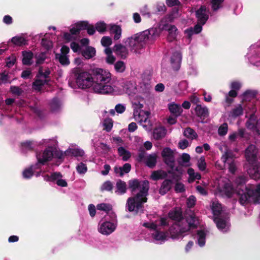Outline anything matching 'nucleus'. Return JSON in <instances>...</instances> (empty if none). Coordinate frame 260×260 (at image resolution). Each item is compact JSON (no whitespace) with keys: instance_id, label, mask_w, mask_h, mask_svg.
Here are the masks:
<instances>
[{"instance_id":"1","label":"nucleus","mask_w":260,"mask_h":260,"mask_svg":"<svg viewBox=\"0 0 260 260\" xmlns=\"http://www.w3.org/2000/svg\"><path fill=\"white\" fill-rule=\"evenodd\" d=\"M71 72L76 77V84L79 88L90 89L93 92L101 94H109L113 90L109 84L111 74L107 70L94 68L92 75L87 71L76 67Z\"/></svg>"},{"instance_id":"2","label":"nucleus","mask_w":260,"mask_h":260,"mask_svg":"<svg viewBox=\"0 0 260 260\" xmlns=\"http://www.w3.org/2000/svg\"><path fill=\"white\" fill-rule=\"evenodd\" d=\"M228 181L225 182L223 179L218 180V185L217 187L218 191L222 196L230 197L236 192L240 196V202L244 205L246 202L258 203L260 200V185L256 186H252L251 188L246 189V192H244L243 188V184L245 183V178L243 177H239L235 181V184L237 185V188L235 190L231 187Z\"/></svg>"},{"instance_id":"3","label":"nucleus","mask_w":260,"mask_h":260,"mask_svg":"<svg viewBox=\"0 0 260 260\" xmlns=\"http://www.w3.org/2000/svg\"><path fill=\"white\" fill-rule=\"evenodd\" d=\"M129 188L133 192L139 191L134 197L127 199L126 208L129 211L138 213L142 212L143 204L147 202L146 196L149 188V183L147 181L139 182L138 180H130L128 182Z\"/></svg>"},{"instance_id":"4","label":"nucleus","mask_w":260,"mask_h":260,"mask_svg":"<svg viewBox=\"0 0 260 260\" xmlns=\"http://www.w3.org/2000/svg\"><path fill=\"white\" fill-rule=\"evenodd\" d=\"M198 222L192 213L190 214L186 220L175 222L169 229V236L173 240H178L182 238L185 233L191 228H194Z\"/></svg>"},{"instance_id":"5","label":"nucleus","mask_w":260,"mask_h":260,"mask_svg":"<svg viewBox=\"0 0 260 260\" xmlns=\"http://www.w3.org/2000/svg\"><path fill=\"white\" fill-rule=\"evenodd\" d=\"M152 32H154L152 29L145 30L124 39L123 42L131 51L139 53L148 41L152 38Z\"/></svg>"},{"instance_id":"6","label":"nucleus","mask_w":260,"mask_h":260,"mask_svg":"<svg viewBox=\"0 0 260 260\" xmlns=\"http://www.w3.org/2000/svg\"><path fill=\"white\" fill-rule=\"evenodd\" d=\"M144 99L139 95H137L133 101L134 109V117L135 119L140 122L146 131H150L152 129V124L149 120L150 112L144 111Z\"/></svg>"},{"instance_id":"7","label":"nucleus","mask_w":260,"mask_h":260,"mask_svg":"<svg viewBox=\"0 0 260 260\" xmlns=\"http://www.w3.org/2000/svg\"><path fill=\"white\" fill-rule=\"evenodd\" d=\"M168 224L166 218H161L159 220L155 222H146L143 225L147 228L153 230L151 233L152 237L156 242L161 244L167 241L169 238V234L167 232L160 231V226H165Z\"/></svg>"},{"instance_id":"8","label":"nucleus","mask_w":260,"mask_h":260,"mask_svg":"<svg viewBox=\"0 0 260 260\" xmlns=\"http://www.w3.org/2000/svg\"><path fill=\"white\" fill-rule=\"evenodd\" d=\"M111 217L105 216L99 223L98 230L102 235H109L116 228V216L114 213L111 212Z\"/></svg>"},{"instance_id":"9","label":"nucleus","mask_w":260,"mask_h":260,"mask_svg":"<svg viewBox=\"0 0 260 260\" xmlns=\"http://www.w3.org/2000/svg\"><path fill=\"white\" fill-rule=\"evenodd\" d=\"M113 91L109 94H123L125 93L128 95H133L137 92L136 84L128 81L121 80L118 81L114 86L111 85Z\"/></svg>"},{"instance_id":"10","label":"nucleus","mask_w":260,"mask_h":260,"mask_svg":"<svg viewBox=\"0 0 260 260\" xmlns=\"http://www.w3.org/2000/svg\"><path fill=\"white\" fill-rule=\"evenodd\" d=\"M225 151L221 157V160L224 164V167L227 165L229 171L232 173H234L236 170V166L233 160L232 156L230 150L226 149L224 147Z\"/></svg>"},{"instance_id":"11","label":"nucleus","mask_w":260,"mask_h":260,"mask_svg":"<svg viewBox=\"0 0 260 260\" xmlns=\"http://www.w3.org/2000/svg\"><path fill=\"white\" fill-rule=\"evenodd\" d=\"M161 156L165 162L171 167H173L175 161L174 154L173 150L168 147L163 149Z\"/></svg>"},{"instance_id":"12","label":"nucleus","mask_w":260,"mask_h":260,"mask_svg":"<svg viewBox=\"0 0 260 260\" xmlns=\"http://www.w3.org/2000/svg\"><path fill=\"white\" fill-rule=\"evenodd\" d=\"M209 11L205 6H201L196 13L198 21L202 25H204L206 22L209 18Z\"/></svg>"},{"instance_id":"13","label":"nucleus","mask_w":260,"mask_h":260,"mask_svg":"<svg viewBox=\"0 0 260 260\" xmlns=\"http://www.w3.org/2000/svg\"><path fill=\"white\" fill-rule=\"evenodd\" d=\"M214 221L216 223L218 230L222 232H226L229 231L230 227V224L228 218H222L221 216H220L218 217H215Z\"/></svg>"},{"instance_id":"14","label":"nucleus","mask_w":260,"mask_h":260,"mask_svg":"<svg viewBox=\"0 0 260 260\" xmlns=\"http://www.w3.org/2000/svg\"><path fill=\"white\" fill-rule=\"evenodd\" d=\"M69 51L70 49L68 47L63 46L61 48V53L56 54V58L63 66H68L70 63L69 57L67 56Z\"/></svg>"},{"instance_id":"15","label":"nucleus","mask_w":260,"mask_h":260,"mask_svg":"<svg viewBox=\"0 0 260 260\" xmlns=\"http://www.w3.org/2000/svg\"><path fill=\"white\" fill-rule=\"evenodd\" d=\"M42 73V69L40 68L39 73L36 77V80L33 83L32 88L34 90L37 91H40L42 87L47 82L48 80L45 79L42 77L41 74Z\"/></svg>"},{"instance_id":"16","label":"nucleus","mask_w":260,"mask_h":260,"mask_svg":"<svg viewBox=\"0 0 260 260\" xmlns=\"http://www.w3.org/2000/svg\"><path fill=\"white\" fill-rule=\"evenodd\" d=\"M52 156L53 148L48 147L42 153L39 154L37 156V158L40 164H44L45 162L50 160Z\"/></svg>"},{"instance_id":"17","label":"nucleus","mask_w":260,"mask_h":260,"mask_svg":"<svg viewBox=\"0 0 260 260\" xmlns=\"http://www.w3.org/2000/svg\"><path fill=\"white\" fill-rule=\"evenodd\" d=\"M44 172L42 171L36 174V176H39L42 175L44 178V179L46 181H55L57 184V182L58 180H60L62 178V175L59 172H54L52 173L50 175H44Z\"/></svg>"},{"instance_id":"18","label":"nucleus","mask_w":260,"mask_h":260,"mask_svg":"<svg viewBox=\"0 0 260 260\" xmlns=\"http://www.w3.org/2000/svg\"><path fill=\"white\" fill-rule=\"evenodd\" d=\"M181 61V54L180 52H174L171 56V64L172 67L176 70L179 69Z\"/></svg>"},{"instance_id":"19","label":"nucleus","mask_w":260,"mask_h":260,"mask_svg":"<svg viewBox=\"0 0 260 260\" xmlns=\"http://www.w3.org/2000/svg\"><path fill=\"white\" fill-rule=\"evenodd\" d=\"M162 29L168 31V39L169 41H172L176 38L178 34V31L175 26L172 25H166L164 26Z\"/></svg>"},{"instance_id":"20","label":"nucleus","mask_w":260,"mask_h":260,"mask_svg":"<svg viewBox=\"0 0 260 260\" xmlns=\"http://www.w3.org/2000/svg\"><path fill=\"white\" fill-rule=\"evenodd\" d=\"M81 53L85 59H89L95 56L96 50L94 47L87 46L84 49H82Z\"/></svg>"},{"instance_id":"21","label":"nucleus","mask_w":260,"mask_h":260,"mask_svg":"<svg viewBox=\"0 0 260 260\" xmlns=\"http://www.w3.org/2000/svg\"><path fill=\"white\" fill-rule=\"evenodd\" d=\"M113 49L117 55L121 57H125L128 54L129 48L125 44H117L114 46Z\"/></svg>"},{"instance_id":"22","label":"nucleus","mask_w":260,"mask_h":260,"mask_svg":"<svg viewBox=\"0 0 260 260\" xmlns=\"http://www.w3.org/2000/svg\"><path fill=\"white\" fill-rule=\"evenodd\" d=\"M84 154V152L83 150L79 148H69L63 153L64 155L74 156L76 157L82 156ZM62 156L63 154L61 153V156L59 157V158H62Z\"/></svg>"},{"instance_id":"23","label":"nucleus","mask_w":260,"mask_h":260,"mask_svg":"<svg viewBox=\"0 0 260 260\" xmlns=\"http://www.w3.org/2000/svg\"><path fill=\"white\" fill-rule=\"evenodd\" d=\"M256 154L255 146L249 145L245 150V156L248 161H252L254 160Z\"/></svg>"},{"instance_id":"24","label":"nucleus","mask_w":260,"mask_h":260,"mask_svg":"<svg viewBox=\"0 0 260 260\" xmlns=\"http://www.w3.org/2000/svg\"><path fill=\"white\" fill-rule=\"evenodd\" d=\"M168 108L170 113L175 117L179 116L182 112V109L180 105L175 104L174 102L168 104Z\"/></svg>"},{"instance_id":"25","label":"nucleus","mask_w":260,"mask_h":260,"mask_svg":"<svg viewBox=\"0 0 260 260\" xmlns=\"http://www.w3.org/2000/svg\"><path fill=\"white\" fill-rule=\"evenodd\" d=\"M131 169L129 164L126 163L121 167H116L114 168V172L118 176H122L124 174L128 173Z\"/></svg>"},{"instance_id":"26","label":"nucleus","mask_w":260,"mask_h":260,"mask_svg":"<svg viewBox=\"0 0 260 260\" xmlns=\"http://www.w3.org/2000/svg\"><path fill=\"white\" fill-rule=\"evenodd\" d=\"M166 134V128L164 127L159 126L154 129L153 136L155 139L158 140L164 137Z\"/></svg>"},{"instance_id":"27","label":"nucleus","mask_w":260,"mask_h":260,"mask_svg":"<svg viewBox=\"0 0 260 260\" xmlns=\"http://www.w3.org/2000/svg\"><path fill=\"white\" fill-rule=\"evenodd\" d=\"M39 168V164H36L35 166H32L30 168L25 169L22 173V175L24 178L29 179L32 176L35 171Z\"/></svg>"},{"instance_id":"28","label":"nucleus","mask_w":260,"mask_h":260,"mask_svg":"<svg viewBox=\"0 0 260 260\" xmlns=\"http://www.w3.org/2000/svg\"><path fill=\"white\" fill-rule=\"evenodd\" d=\"M206 232L204 230L199 231L197 235V239L198 245L203 247L206 242Z\"/></svg>"},{"instance_id":"29","label":"nucleus","mask_w":260,"mask_h":260,"mask_svg":"<svg viewBox=\"0 0 260 260\" xmlns=\"http://www.w3.org/2000/svg\"><path fill=\"white\" fill-rule=\"evenodd\" d=\"M118 153L123 161L127 160L131 156V153L123 147H119L118 148Z\"/></svg>"},{"instance_id":"30","label":"nucleus","mask_w":260,"mask_h":260,"mask_svg":"<svg viewBox=\"0 0 260 260\" xmlns=\"http://www.w3.org/2000/svg\"><path fill=\"white\" fill-rule=\"evenodd\" d=\"M195 111L199 116L207 117L209 115V110L206 107H202L198 105L195 108Z\"/></svg>"},{"instance_id":"31","label":"nucleus","mask_w":260,"mask_h":260,"mask_svg":"<svg viewBox=\"0 0 260 260\" xmlns=\"http://www.w3.org/2000/svg\"><path fill=\"white\" fill-rule=\"evenodd\" d=\"M97 209L99 210H103L106 212L108 214V217H111L112 216L111 212L114 213L112 211V207L110 204L105 203H102L97 205Z\"/></svg>"},{"instance_id":"32","label":"nucleus","mask_w":260,"mask_h":260,"mask_svg":"<svg viewBox=\"0 0 260 260\" xmlns=\"http://www.w3.org/2000/svg\"><path fill=\"white\" fill-rule=\"evenodd\" d=\"M157 155L156 154H149L145 158L146 165L150 168H153L156 165Z\"/></svg>"},{"instance_id":"33","label":"nucleus","mask_w":260,"mask_h":260,"mask_svg":"<svg viewBox=\"0 0 260 260\" xmlns=\"http://www.w3.org/2000/svg\"><path fill=\"white\" fill-rule=\"evenodd\" d=\"M187 174L189 175L188 182H192L196 180H199L201 178V175L199 173L195 172L192 168H189L187 170Z\"/></svg>"},{"instance_id":"34","label":"nucleus","mask_w":260,"mask_h":260,"mask_svg":"<svg viewBox=\"0 0 260 260\" xmlns=\"http://www.w3.org/2000/svg\"><path fill=\"white\" fill-rule=\"evenodd\" d=\"M172 182L170 180H165L162 183L159 189V193L161 194L166 193L171 188Z\"/></svg>"},{"instance_id":"35","label":"nucleus","mask_w":260,"mask_h":260,"mask_svg":"<svg viewBox=\"0 0 260 260\" xmlns=\"http://www.w3.org/2000/svg\"><path fill=\"white\" fill-rule=\"evenodd\" d=\"M169 217L170 218L173 220H177V222L180 221V219L181 218V212L179 209H174L169 213ZM181 220L180 221H181Z\"/></svg>"},{"instance_id":"36","label":"nucleus","mask_w":260,"mask_h":260,"mask_svg":"<svg viewBox=\"0 0 260 260\" xmlns=\"http://www.w3.org/2000/svg\"><path fill=\"white\" fill-rule=\"evenodd\" d=\"M126 183L121 180L117 181L116 183V190L115 192L118 194H122L126 192Z\"/></svg>"},{"instance_id":"37","label":"nucleus","mask_w":260,"mask_h":260,"mask_svg":"<svg viewBox=\"0 0 260 260\" xmlns=\"http://www.w3.org/2000/svg\"><path fill=\"white\" fill-rule=\"evenodd\" d=\"M23 63L26 65H29L32 63V59L33 54L30 51H23Z\"/></svg>"},{"instance_id":"38","label":"nucleus","mask_w":260,"mask_h":260,"mask_svg":"<svg viewBox=\"0 0 260 260\" xmlns=\"http://www.w3.org/2000/svg\"><path fill=\"white\" fill-rule=\"evenodd\" d=\"M211 208L215 217L220 216L222 208L221 205L218 202H213Z\"/></svg>"},{"instance_id":"39","label":"nucleus","mask_w":260,"mask_h":260,"mask_svg":"<svg viewBox=\"0 0 260 260\" xmlns=\"http://www.w3.org/2000/svg\"><path fill=\"white\" fill-rule=\"evenodd\" d=\"M111 32L114 34V39L115 40H118L121 37V29L120 27L116 25H112L111 26Z\"/></svg>"},{"instance_id":"40","label":"nucleus","mask_w":260,"mask_h":260,"mask_svg":"<svg viewBox=\"0 0 260 260\" xmlns=\"http://www.w3.org/2000/svg\"><path fill=\"white\" fill-rule=\"evenodd\" d=\"M11 42L16 46H22L27 43L26 40L22 36H16L12 38Z\"/></svg>"},{"instance_id":"41","label":"nucleus","mask_w":260,"mask_h":260,"mask_svg":"<svg viewBox=\"0 0 260 260\" xmlns=\"http://www.w3.org/2000/svg\"><path fill=\"white\" fill-rule=\"evenodd\" d=\"M105 53L106 54V62L109 64H113L115 61V57L112 55L111 49L109 48H106L105 49Z\"/></svg>"},{"instance_id":"42","label":"nucleus","mask_w":260,"mask_h":260,"mask_svg":"<svg viewBox=\"0 0 260 260\" xmlns=\"http://www.w3.org/2000/svg\"><path fill=\"white\" fill-rule=\"evenodd\" d=\"M167 173L164 171H157L152 172L151 175V178L154 180H157L162 179L166 177Z\"/></svg>"},{"instance_id":"43","label":"nucleus","mask_w":260,"mask_h":260,"mask_svg":"<svg viewBox=\"0 0 260 260\" xmlns=\"http://www.w3.org/2000/svg\"><path fill=\"white\" fill-rule=\"evenodd\" d=\"M244 131L240 129L237 133H233L230 134L229 139L231 141H235L238 138H242L244 136Z\"/></svg>"},{"instance_id":"44","label":"nucleus","mask_w":260,"mask_h":260,"mask_svg":"<svg viewBox=\"0 0 260 260\" xmlns=\"http://www.w3.org/2000/svg\"><path fill=\"white\" fill-rule=\"evenodd\" d=\"M249 175L254 179H260V166L248 170Z\"/></svg>"},{"instance_id":"45","label":"nucleus","mask_w":260,"mask_h":260,"mask_svg":"<svg viewBox=\"0 0 260 260\" xmlns=\"http://www.w3.org/2000/svg\"><path fill=\"white\" fill-rule=\"evenodd\" d=\"M190 157L187 153H183L181 156L180 164L182 166L185 167H188L190 166Z\"/></svg>"},{"instance_id":"46","label":"nucleus","mask_w":260,"mask_h":260,"mask_svg":"<svg viewBox=\"0 0 260 260\" xmlns=\"http://www.w3.org/2000/svg\"><path fill=\"white\" fill-rule=\"evenodd\" d=\"M256 121L257 120H256L255 116L253 114H252L246 123L247 127L248 128L252 129L254 131L256 123Z\"/></svg>"},{"instance_id":"47","label":"nucleus","mask_w":260,"mask_h":260,"mask_svg":"<svg viewBox=\"0 0 260 260\" xmlns=\"http://www.w3.org/2000/svg\"><path fill=\"white\" fill-rule=\"evenodd\" d=\"M184 135L188 139H193L197 136L196 133L191 128H186L184 131Z\"/></svg>"},{"instance_id":"48","label":"nucleus","mask_w":260,"mask_h":260,"mask_svg":"<svg viewBox=\"0 0 260 260\" xmlns=\"http://www.w3.org/2000/svg\"><path fill=\"white\" fill-rule=\"evenodd\" d=\"M114 69L117 72L122 73L125 70V64L122 61H118L114 64Z\"/></svg>"},{"instance_id":"49","label":"nucleus","mask_w":260,"mask_h":260,"mask_svg":"<svg viewBox=\"0 0 260 260\" xmlns=\"http://www.w3.org/2000/svg\"><path fill=\"white\" fill-rule=\"evenodd\" d=\"M76 168L77 172L80 174H84L87 171L86 165L83 162L78 164Z\"/></svg>"},{"instance_id":"50","label":"nucleus","mask_w":260,"mask_h":260,"mask_svg":"<svg viewBox=\"0 0 260 260\" xmlns=\"http://www.w3.org/2000/svg\"><path fill=\"white\" fill-rule=\"evenodd\" d=\"M103 125L104 127V129L106 131H110L113 127V122L112 119L110 118L105 119L103 122Z\"/></svg>"},{"instance_id":"51","label":"nucleus","mask_w":260,"mask_h":260,"mask_svg":"<svg viewBox=\"0 0 260 260\" xmlns=\"http://www.w3.org/2000/svg\"><path fill=\"white\" fill-rule=\"evenodd\" d=\"M224 0H212L211 7L213 11H217L222 7Z\"/></svg>"},{"instance_id":"52","label":"nucleus","mask_w":260,"mask_h":260,"mask_svg":"<svg viewBox=\"0 0 260 260\" xmlns=\"http://www.w3.org/2000/svg\"><path fill=\"white\" fill-rule=\"evenodd\" d=\"M197 166L200 171H204L206 168V162L204 156H201L198 160Z\"/></svg>"},{"instance_id":"53","label":"nucleus","mask_w":260,"mask_h":260,"mask_svg":"<svg viewBox=\"0 0 260 260\" xmlns=\"http://www.w3.org/2000/svg\"><path fill=\"white\" fill-rule=\"evenodd\" d=\"M95 28L97 31L101 33H103L106 30L107 25L105 22L100 21L96 23Z\"/></svg>"},{"instance_id":"54","label":"nucleus","mask_w":260,"mask_h":260,"mask_svg":"<svg viewBox=\"0 0 260 260\" xmlns=\"http://www.w3.org/2000/svg\"><path fill=\"white\" fill-rule=\"evenodd\" d=\"M256 92L254 90H247L243 95L244 100L249 101L251 98H254L256 95Z\"/></svg>"},{"instance_id":"55","label":"nucleus","mask_w":260,"mask_h":260,"mask_svg":"<svg viewBox=\"0 0 260 260\" xmlns=\"http://www.w3.org/2000/svg\"><path fill=\"white\" fill-rule=\"evenodd\" d=\"M112 188L113 184L109 181H107L104 182L101 187V189L102 191H111Z\"/></svg>"},{"instance_id":"56","label":"nucleus","mask_w":260,"mask_h":260,"mask_svg":"<svg viewBox=\"0 0 260 260\" xmlns=\"http://www.w3.org/2000/svg\"><path fill=\"white\" fill-rule=\"evenodd\" d=\"M61 106V103L58 99H54L51 103V108L52 111L57 110Z\"/></svg>"},{"instance_id":"57","label":"nucleus","mask_w":260,"mask_h":260,"mask_svg":"<svg viewBox=\"0 0 260 260\" xmlns=\"http://www.w3.org/2000/svg\"><path fill=\"white\" fill-rule=\"evenodd\" d=\"M102 45L104 47H108L112 44V39L109 37H104L101 41Z\"/></svg>"},{"instance_id":"58","label":"nucleus","mask_w":260,"mask_h":260,"mask_svg":"<svg viewBox=\"0 0 260 260\" xmlns=\"http://www.w3.org/2000/svg\"><path fill=\"white\" fill-rule=\"evenodd\" d=\"M16 57L14 55H12L11 56L8 57L6 60V65L8 67H12L16 62Z\"/></svg>"},{"instance_id":"59","label":"nucleus","mask_w":260,"mask_h":260,"mask_svg":"<svg viewBox=\"0 0 260 260\" xmlns=\"http://www.w3.org/2000/svg\"><path fill=\"white\" fill-rule=\"evenodd\" d=\"M228 126L226 123L222 124L218 129V134L220 136H224L228 132Z\"/></svg>"},{"instance_id":"60","label":"nucleus","mask_w":260,"mask_h":260,"mask_svg":"<svg viewBox=\"0 0 260 260\" xmlns=\"http://www.w3.org/2000/svg\"><path fill=\"white\" fill-rule=\"evenodd\" d=\"M243 109L241 105L237 106L233 110L232 113V116L233 117L238 116L242 114Z\"/></svg>"},{"instance_id":"61","label":"nucleus","mask_w":260,"mask_h":260,"mask_svg":"<svg viewBox=\"0 0 260 260\" xmlns=\"http://www.w3.org/2000/svg\"><path fill=\"white\" fill-rule=\"evenodd\" d=\"M88 22L86 21H80L76 23V25L79 29V31L81 30L86 29L88 26Z\"/></svg>"},{"instance_id":"62","label":"nucleus","mask_w":260,"mask_h":260,"mask_svg":"<svg viewBox=\"0 0 260 260\" xmlns=\"http://www.w3.org/2000/svg\"><path fill=\"white\" fill-rule=\"evenodd\" d=\"M41 43L42 45L47 50L50 49L52 46V42L46 39H43Z\"/></svg>"},{"instance_id":"63","label":"nucleus","mask_w":260,"mask_h":260,"mask_svg":"<svg viewBox=\"0 0 260 260\" xmlns=\"http://www.w3.org/2000/svg\"><path fill=\"white\" fill-rule=\"evenodd\" d=\"M63 38L66 42H69L75 39V37L71 32H64L63 35Z\"/></svg>"},{"instance_id":"64","label":"nucleus","mask_w":260,"mask_h":260,"mask_svg":"<svg viewBox=\"0 0 260 260\" xmlns=\"http://www.w3.org/2000/svg\"><path fill=\"white\" fill-rule=\"evenodd\" d=\"M140 12L141 13L142 15L144 16L149 18L151 16L150 13L148 10V7L147 6H143L140 9Z\"/></svg>"}]
</instances>
